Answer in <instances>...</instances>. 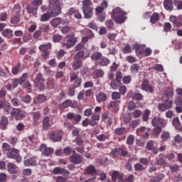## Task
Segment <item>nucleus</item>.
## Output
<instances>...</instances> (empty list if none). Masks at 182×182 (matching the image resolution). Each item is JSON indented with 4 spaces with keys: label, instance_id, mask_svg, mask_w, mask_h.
<instances>
[{
    "label": "nucleus",
    "instance_id": "052dcab7",
    "mask_svg": "<svg viewBox=\"0 0 182 182\" xmlns=\"http://www.w3.org/2000/svg\"><path fill=\"white\" fill-rule=\"evenodd\" d=\"M162 141H167L170 139V133L167 132H164L161 136Z\"/></svg>",
    "mask_w": 182,
    "mask_h": 182
},
{
    "label": "nucleus",
    "instance_id": "79ce46f5",
    "mask_svg": "<svg viewBox=\"0 0 182 182\" xmlns=\"http://www.w3.org/2000/svg\"><path fill=\"white\" fill-rule=\"evenodd\" d=\"M2 35L3 36H4V38H7L8 39H9L12 38L13 31L9 28H6V30L3 31Z\"/></svg>",
    "mask_w": 182,
    "mask_h": 182
},
{
    "label": "nucleus",
    "instance_id": "bb28decb",
    "mask_svg": "<svg viewBox=\"0 0 182 182\" xmlns=\"http://www.w3.org/2000/svg\"><path fill=\"white\" fill-rule=\"evenodd\" d=\"M96 100L97 103L106 102V100H107V95L102 92H100L97 94H96Z\"/></svg>",
    "mask_w": 182,
    "mask_h": 182
},
{
    "label": "nucleus",
    "instance_id": "4be33fe9",
    "mask_svg": "<svg viewBox=\"0 0 182 182\" xmlns=\"http://www.w3.org/2000/svg\"><path fill=\"white\" fill-rule=\"evenodd\" d=\"M31 116L33 126L39 124V120H41V117H42V114H41V112H32Z\"/></svg>",
    "mask_w": 182,
    "mask_h": 182
},
{
    "label": "nucleus",
    "instance_id": "3c124183",
    "mask_svg": "<svg viewBox=\"0 0 182 182\" xmlns=\"http://www.w3.org/2000/svg\"><path fill=\"white\" fill-rule=\"evenodd\" d=\"M151 112L149 109H146L144 112L142 114V120L143 122H148L149 121V117L151 114Z\"/></svg>",
    "mask_w": 182,
    "mask_h": 182
},
{
    "label": "nucleus",
    "instance_id": "aec40b11",
    "mask_svg": "<svg viewBox=\"0 0 182 182\" xmlns=\"http://www.w3.org/2000/svg\"><path fill=\"white\" fill-rule=\"evenodd\" d=\"M100 120V113H94L92 114L91 118L90 119V126L92 127L97 124V122Z\"/></svg>",
    "mask_w": 182,
    "mask_h": 182
},
{
    "label": "nucleus",
    "instance_id": "603ef678",
    "mask_svg": "<svg viewBox=\"0 0 182 182\" xmlns=\"http://www.w3.org/2000/svg\"><path fill=\"white\" fill-rule=\"evenodd\" d=\"M105 26H107V29H109V31H112L114 29V24L113 23V21L112 20H107L105 21Z\"/></svg>",
    "mask_w": 182,
    "mask_h": 182
},
{
    "label": "nucleus",
    "instance_id": "a19ab883",
    "mask_svg": "<svg viewBox=\"0 0 182 182\" xmlns=\"http://www.w3.org/2000/svg\"><path fill=\"white\" fill-rule=\"evenodd\" d=\"M73 143H75L77 146H82L83 143H85V141L83 140V136H82V135L76 136L75 140H73Z\"/></svg>",
    "mask_w": 182,
    "mask_h": 182
},
{
    "label": "nucleus",
    "instance_id": "6e6552de",
    "mask_svg": "<svg viewBox=\"0 0 182 182\" xmlns=\"http://www.w3.org/2000/svg\"><path fill=\"white\" fill-rule=\"evenodd\" d=\"M34 84L36 87H38V89L41 92L46 88V85H45V78H43V75L41 73H38L34 79Z\"/></svg>",
    "mask_w": 182,
    "mask_h": 182
},
{
    "label": "nucleus",
    "instance_id": "680f3d73",
    "mask_svg": "<svg viewBox=\"0 0 182 182\" xmlns=\"http://www.w3.org/2000/svg\"><path fill=\"white\" fill-rule=\"evenodd\" d=\"M131 120H132V114H130L129 113L124 114L123 122L124 123H130Z\"/></svg>",
    "mask_w": 182,
    "mask_h": 182
},
{
    "label": "nucleus",
    "instance_id": "37998d69",
    "mask_svg": "<svg viewBox=\"0 0 182 182\" xmlns=\"http://www.w3.org/2000/svg\"><path fill=\"white\" fill-rule=\"evenodd\" d=\"M85 173L86 174H95L96 173V168L93 165H90L85 169Z\"/></svg>",
    "mask_w": 182,
    "mask_h": 182
},
{
    "label": "nucleus",
    "instance_id": "49530a36",
    "mask_svg": "<svg viewBox=\"0 0 182 182\" xmlns=\"http://www.w3.org/2000/svg\"><path fill=\"white\" fill-rule=\"evenodd\" d=\"M110 63V60L107 58H102L100 60L99 65L101 66H107Z\"/></svg>",
    "mask_w": 182,
    "mask_h": 182
},
{
    "label": "nucleus",
    "instance_id": "72a5a7b5",
    "mask_svg": "<svg viewBox=\"0 0 182 182\" xmlns=\"http://www.w3.org/2000/svg\"><path fill=\"white\" fill-rule=\"evenodd\" d=\"M25 166H36V157H30L24 161Z\"/></svg>",
    "mask_w": 182,
    "mask_h": 182
},
{
    "label": "nucleus",
    "instance_id": "412c9836",
    "mask_svg": "<svg viewBox=\"0 0 182 182\" xmlns=\"http://www.w3.org/2000/svg\"><path fill=\"white\" fill-rule=\"evenodd\" d=\"M7 171L10 174H17L19 173V168L15 164L9 163L7 164Z\"/></svg>",
    "mask_w": 182,
    "mask_h": 182
},
{
    "label": "nucleus",
    "instance_id": "338daca9",
    "mask_svg": "<svg viewBox=\"0 0 182 182\" xmlns=\"http://www.w3.org/2000/svg\"><path fill=\"white\" fill-rule=\"evenodd\" d=\"M82 85V78H77V80H75L74 84L72 85L73 87H79Z\"/></svg>",
    "mask_w": 182,
    "mask_h": 182
},
{
    "label": "nucleus",
    "instance_id": "69168bd1",
    "mask_svg": "<svg viewBox=\"0 0 182 182\" xmlns=\"http://www.w3.org/2000/svg\"><path fill=\"white\" fill-rule=\"evenodd\" d=\"M75 87L73 86H70L69 90L68 91V96H70V97H73L75 96Z\"/></svg>",
    "mask_w": 182,
    "mask_h": 182
},
{
    "label": "nucleus",
    "instance_id": "e433bc0d",
    "mask_svg": "<svg viewBox=\"0 0 182 182\" xmlns=\"http://www.w3.org/2000/svg\"><path fill=\"white\" fill-rule=\"evenodd\" d=\"M160 21V14L158 13H154L150 18L151 23H157Z\"/></svg>",
    "mask_w": 182,
    "mask_h": 182
},
{
    "label": "nucleus",
    "instance_id": "bf43d9fd",
    "mask_svg": "<svg viewBox=\"0 0 182 182\" xmlns=\"http://www.w3.org/2000/svg\"><path fill=\"white\" fill-rule=\"evenodd\" d=\"M124 85H129L132 82V77L130 75H125L122 78Z\"/></svg>",
    "mask_w": 182,
    "mask_h": 182
},
{
    "label": "nucleus",
    "instance_id": "0eeeda50",
    "mask_svg": "<svg viewBox=\"0 0 182 182\" xmlns=\"http://www.w3.org/2000/svg\"><path fill=\"white\" fill-rule=\"evenodd\" d=\"M43 0H33L31 4L26 8V11L31 15H36L38 14V6L42 5Z\"/></svg>",
    "mask_w": 182,
    "mask_h": 182
},
{
    "label": "nucleus",
    "instance_id": "864d4df0",
    "mask_svg": "<svg viewBox=\"0 0 182 182\" xmlns=\"http://www.w3.org/2000/svg\"><path fill=\"white\" fill-rule=\"evenodd\" d=\"M122 53H124L125 55H127L129 53H132V46L127 44L124 46V48L122 50Z\"/></svg>",
    "mask_w": 182,
    "mask_h": 182
},
{
    "label": "nucleus",
    "instance_id": "4468645a",
    "mask_svg": "<svg viewBox=\"0 0 182 182\" xmlns=\"http://www.w3.org/2000/svg\"><path fill=\"white\" fill-rule=\"evenodd\" d=\"M68 159L73 164H80L82 160V156L77 154L75 151H73V154L69 156Z\"/></svg>",
    "mask_w": 182,
    "mask_h": 182
},
{
    "label": "nucleus",
    "instance_id": "b1692460",
    "mask_svg": "<svg viewBox=\"0 0 182 182\" xmlns=\"http://www.w3.org/2000/svg\"><path fill=\"white\" fill-rule=\"evenodd\" d=\"M82 12L84 14V17L86 19H90L93 16V8L88 7L85 9H82Z\"/></svg>",
    "mask_w": 182,
    "mask_h": 182
},
{
    "label": "nucleus",
    "instance_id": "39448f33",
    "mask_svg": "<svg viewBox=\"0 0 182 182\" xmlns=\"http://www.w3.org/2000/svg\"><path fill=\"white\" fill-rule=\"evenodd\" d=\"M12 15L13 16L10 21L12 25H18L21 22V7L19 6H14L12 9Z\"/></svg>",
    "mask_w": 182,
    "mask_h": 182
},
{
    "label": "nucleus",
    "instance_id": "6e6d98bb",
    "mask_svg": "<svg viewBox=\"0 0 182 182\" xmlns=\"http://www.w3.org/2000/svg\"><path fill=\"white\" fill-rule=\"evenodd\" d=\"M119 85H120V82H118L117 80H113L111 82L110 86L112 89L116 90V89H119Z\"/></svg>",
    "mask_w": 182,
    "mask_h": 182
},
{
    "label": "nucleus",
    "instance_id": "ddd939ff",
    "mask_svg": "<svg viewBox=\"0 0 182 182\" xmlns=\"http://www.w3.org/2000/svg\"><path fill=\"white\" fill-rule=\"evenodd\" d=\"M66 117L68 120H70L74 124H77L82 120V115L73 112H68Z\"/></svg>",
    "mask_w": 182,
    "mask_h": 182
},
{
    "label": "nucleus",
    "instance_id": "de8ad7c7",
    "mask_svg": "<svg viewBox=\"0 0 182 182\" xmlns=\"http://www.w3.org/2000/svg\"><path fill=\"white\" fill-rule=\"evenodd\" d=\"M140 123V119L132 120L129 122V127H131V129H136V127H137Z\"/></svg>",
    "mask_w": 182,
    "mask_h": 182
},
{
    "label": "nucleus",
    "instance_id": "ea45409f",
    "mask_svg": "<svg viewBox=\"0 0 182 182\" xmlns=\"http://www.w3.org/2000/svg\"><path fill=\"white\" fill-rule=\"evenodd\" d=\"M21 63H18L16 65H14L11 68V73L12 75H18L19 72L21 71Z\"/></svg>",
    "mask_w": 182,
    "mask_h": 182
},
{
    "label": "nucleus",
    "instance_id": "f3484780",
    "mask_svg": "<svg viewBox=\"0 0 182 182\" xmlns=\"http://www.w3.org/2000/svg\"><path fill=\"white\" fill-rule=\"evenodd\" d=\"M12 117H15L16 120H22L24 117L23 112L21 109L14 108L11 113Z\"/></svg>",
    "mask_w": 182,
    "mask_h": 182
},
{
    "label": "nucleus",
    "instance_id": "9b49d317",
    "mask_svg": "<svg viewBox=\"0 0 182 182\" xmlns=\"http://www.w3.org/2000/svg\"><path fill=\"white\" fill-rule=\"evenodd\" d=\"M77 42V38L75 37V33H72V35H68L66 36L65 45L68 49H70V48H73V46L76 45Z\"/></svg>",
    "mask_w": 182,
    "mask_h": 182
},
{
    "label": "nucleus",
    "instance_id": "5fc2aeb1",
    "mask_svg": "<svg viewBox=\"0 0 182 182\" xmlns=\"http://www.w3.org/2000/svg\"><path fill=\"white\" fill-rule=\"evenodd\" d=\"M111 154L114 159H116V157H119V156H120V148H115L112 149L111 151Z\"/></svg>",
    "mask_w": 182,
    "mask_h": 182
},
{
    "label": "nucleus",
    "instance_id": "20e7f679",
    "mask_svg": "<svg viewBox=\"0 0 182 182\" xmlns=\"http://www.w3.org/2000/svg\"><path fill=\"white\" fill-rule=\"evenodd\" d=\"M60 14V9L59 8H57L55 9H53L52 7H48V11L46 14H43L40 21L41 22H48L50 19V18H53L55 16H58Z\"/></svg>",
    "mask_w": 182,
    "mask_h": 182
},
{
    "label": "nucleus",
    "instance_id": "a211bd4d",
    "mask_svg": "<svg viewBox=\"0 0 182 182\" xmlns=\"http://www.w3.org/2000/svg\"><path fill=\"white\" fill-rule=\"evenodd\" d=\"M169 21L173 23L176 28H180L182 26V15L178 16H170Z\"/></svg>",
    "mask_w": 182,
    "mask_h": 182
},
{
    "label": "nucleus",
    "instance_id": "09e8293b",
    "mask_svg": "<svg viewBox=\"0 0 182 182\" xmlns=\"http://www.w3.org/2000/svg\"><path fill=\"white\" fill-rule=\"evenodd\" d=\"M8 82H9V83H11V85L13 86V89L18 87V85H21L19 80L16 78L9 80Z\"/></svg>",
    "mask_w": 182,
    "mask_h": 182
},
{
    "label": "nucleus",
    "instance_id": "774afa93",
    "mask_svg": "<svg viewBox=\"0 0 182 182\" xmlns=\"http://www.w3.org/2000/svg\"><path fill=\"white\" fill-rule=\"evenodd\" d=\"M63 154L65 156H69L72 153V148L70 146H67L63 149Z\"/></svg>",
    "mask_w": 182,
    "mask_h": 182
},
{
    "label": "nucleus",
    "instance_id": "58836bf2",
    "mask_svg": "<svg viewBox=\"0 0 182 182\" xmlns=\"http://www.w3.org/2000/svg\"><path fill=\"white\" fill-rule=\"evenodd\" d=\"M127 130L124 127L121 128H117L114 129V133L117 136H123V134H125L127 133Z\"/></svg>",
    "mask_w": 182,
    "mask_h": 182
},
{
    "label": "nucleus",
    "instance_id": "13d9d810",
    "mask_svg": "<svg viewBox=\"0 0 182 182\" xmlns=\"http://www.w3.org/2000/svg\"><path fill=\"white\" fill-rule=\"evenodd\" d=\"M92 1L91 0H83L82 1V9L92 8Z\"/></svg>",
    "mask_w": 182,
    "mask_h": 182
},
{
    "label": "nucleus",
    "instance_id": "7ed1b4c3",
    "mask_svg": "<svg viewBox=\"0 0 182 182\" xmlns=\"http://www.w3.org/2000/svg\"><path fill=\"white\" fill-rule=\"evenodd\" d=\"M151 125L155 127L154 129V133H155L156 136H159V134L161 133V130H163V127L164 126V119L155 117L151 120Z\"/></svg>",
    "mask_w": 182,
    "mask_h": 182
},
{
    "label": "nucleus",
    "instance_id": "2f4dec72",
    "mask_svg": "<svg viewBox=\"0 0 182 182\" xmlns=\"http://www.w3.org/2000/svg\"><path fill=\"white\" fill-rule=\"evenodd\" d=\"M43 129L48 130L50 127V117H45L43 119Z\"/></svg>",
    "mask_w": 182,
    "mask_h": 182
},
{
    "label": "nucleus",
    "instance_id": "c03bdc74",
    "mask_svg": "<svg viewBox=\"0 0 182 182\" xmlns=\"http://www.w3.org/2000/svg\"><path fill=\"white\" fill-rule=\"evenodd\" d=\"M140 70V65L139 64H132L130 67V72L132 73H137Z\"/></svg>",
    "mask_w": 182,
    "mask_h": 182
},
{
    "label": "nucleus",
    "instance_id": "2eb2a0df",
    "mask_svg": "<svg viewBox=\"0 0 182 182\" xmlns=\"http://www.w3.org/2000/svg\"><path fill=\"white\" fill-rule=\"evenodd\" d=\"M48 137L52 140V141L56 143L62 140V134L59 132L51 131L48 133Z\"/></svg>",
    "mask_w": 182,
    "mask_h": 182
},
{
    "label": "nucleus",
    "instance_id": "c85d7f7f",
    "mask_svg": "<svg viewBox=\"0 0 182 182\" xmlns=\"http://www.w3.org/2000/svg\"><path fill=\"white\" fill-rule=\"evenodd\" d=\"M107 108L111 109L114 113L119 111V102L117 101H112L107 105Z\"/></svg>",
    "mask_w": 182,
    "mask_h": 182
},
{
    "label": "nucleus",
    "instance_id": "4d7b16f0",
    "mask_svg": "<svg viewBox=\"0 0 182 182\" xmlns=\"http://www.w3.org/2000/svg\"><path fill=\"white\" fill-rule=\"evenodd\" d=\"M134 168L135 171H144V170H146V168L141 164L136 163L134 166Z\"/></svg>",
    "mask_w": 182,
    "mask_h": 182
},
{
    "label": "nucleus",
    "instance_id": "6ab92c4d",
    "mask_svg": "<svg viewBox=\"0 0 182 182\" xmlns=\"http://www.w3.org/2000/svg\"><path fill=\"white\" fill-rule=\"evenodd\" d=\"M149 132H150V129L141 127L136 130V134L139 136H142L144 139H147L149 137Z\"/></svg>",
    "mask_w": 182,
    "mask_h": 182
},
{
    "label": "nucleus",
    "instance_id": "1a4fd4ad",
    "mask_svg": "<svg viewBox=\"0 0 182 182\" xmlns=\"http://www.w3.org/2000/svg\"><path fill=\"white\" fill-rule=\"evenodd\" d=\"M39 50L43 53V56L44 60H46V59H49V55L50 53V51H49L50 49H52V44L50 43H48L47 44H42L38 47Z\"/></svg>",
    "mask_w": 182,
    "mask_h": 182
},
{
    "label": "nucleus",
    "instance_id": "8fccbe9b",
    "mask_svg": "<svg viewBox=\"0 0 182 182\" xmlns=\"http://www.w3.org/2000/svg\"><path fill=\"white\" fill-rule=\"evenodd\" d=\"M172 123L175 129H180V127H181V123L180 122V119H178V117L173 118Z\"/></svg>",
    "mask_w": 182,
    "mask_h": 182
},
{
    "label": "nucleus",
    "instance_id": "f704fd0d",
    "mask_svg": "<svg viewBox=\"0 0 182 182\" xmlns=\"http://www.w3.org/2000/svg\"><path fill=\"white\" fill-rule=\"evenodd\" d=\"M8 126V118L6 117H3L0 121V129L5 130Z\"/></svg>",
    "mask_w": 182,
    "mask_h": 182
},
{
    "label": "nucleus",
    "instance_id": "393cba45",
    "mask_svg": "<svg viewBox=\"0 0 182 182\" xmlns=\"http://www.w3.org/2000/svg\"><path fill=\"white\" fill-rule=\"evenodd\" d=\"M48 100V97H46L45 95L40 94L37 95V97L34 99V103L35 105H39L42 103H45Z\"/></svg>",
    "mask_w": 182,
    "mask_h": 182
},
{
    "label": "nucleus",
    "instance_id": "a878e982",
    "mask_svg": "<svg viewBox=\"0 0 182 182\" xmlns=\"http://www.w3.org/2000/svg\"><path fill=\"white\" fill-rule=\"evenodd\" d=\"M146 149L149 151L152 150V153L154 154H157V153H159V148L154 146V141H148L146 144Z\"/></svg>",
    "mask_w": 182,
    "mask_h": 182
},
{
    "label": "nucleus",
    "instance_id": "c756f323",
    "mask_svg": "<svg viewBox=\"0 0 182 182\" xmlns=\"http://www.w3.org/2000/svg\"><path fill=\"white\" fill-rule=\"evenodd\" d=\"M164 6L166 11H169L170 12H171V11H173V0H164Z\"/></svg>",
    "mask_w": 182,
    "mask_h": 182
},
{
    "label": "nucleus",
    "instance_id": "dca6fc26",
    "mask_svg": "<svg viewBox=\"0 0 182 182\" xmlns=\"http://www.w3.org/2000/svg\"><path fill=\"white\" fill-rule=\"evenodd\" d=\"M40 151H41L43 156L49 157L53 153V149L51 147H48L46 144H42L40 146Z\"/></svg>",
    "mask_w": 182,
    "mask_h": 182
},
{
    "label": "nucleus",
    "instance_id": "473e14b6",
    "mask_svg": "<svg viewBox=\"0 0 182 182\" xmlns=\"http://www.w3.org/2000/svg\"><path fill=\"white\" fill-rule=\"evenodd\" d=\"M165 177H166V176L164 174L159 173L156 176H150L149 181L150 182H159V181H161V180H163V178H164Z\"/></svg>",
    "mask_w": 182,
    "mask_h": 182
},
{
    "label": "nucleus",
    "instance_id": "f8f14e48",
    "mask_svg": "<svg viewBox=\"0 0 182 182\" xmlns=\"http://www.w3.org/2000/svg\"><path fill=\"white\" fill-rule=\"evenodd\" d=\"M141 90L148 93H153L154 92V87L150 85V81L147 79H144L141 85Z\"/></svg>",
    "mask_w": 182,
    "mask_h": 182
},
{
    "label": "nucleus",
    "instance_id": "7c9ffc66",
    "mask_svg": "<svg viewBox=\"0 0 182 182\" xmlns=\"http://www.w3.org/2000/svg\"><path fill=\"white\" fill-rule=\"evenodd\" d=\"M82 65H83V61L82 60H74L72 63V68L73 70H79V69L82 68Z\"/></svg>",
    "mask_w": 182,
    "mask_h": 182
},
{
    "label": "nucleus",
    "instance_id": "f257e3e1",
    "mask_svg": "<svg viewBox=\"0 0 182 182\" xmlns=\"http://www.w3.org/2000/svg\"><path fill=\"white\" fill-rule=\"evenodd\" d=\"M2 150L9 159H13L18 163H21V161H22V157L19 155V150L15 148H11L9 144L5 142L3 143Z\"/></svg>",
    "mask_w": 182,
    "mask_h": 182
},
{
    "label": "nucleus",
    "instance_id": "cd10ccee",
    "mask_svg": "<svg viewBox=\"0 0 182 182\" xmlns=\"http://www.w3.org/2000/svg\"><path fill=\"white\" fill-rule=\"evenodd\" d=\"M50 5L48 8H53V9H60V13L61 12L60 4L59 3V0H48Z\"/></svg>",
    "mask_w": 182,
    "mask_h": 182
},
{
    "label": "nucleus",
    "instance_id": "423d86ee",
    "mask_svg": "<svg viewBox=\"0 0 182 182\" xmlns=\"http://www.w3.org/2000/svg\"><path fill=\"white\" fill-rule=\"evenodd\" d=\"M75 52L74 55V60H82V59H86L85 56V45L82 43H78L75 48Z\"/></svg>",
    "mask_w": 182,
    "mask_h": 182
},
{
    "label": "nucleus",
    "instance_id": "4c0bfd02",
    "mask_svg": "<svg viewBox=\"0 0 182 182\" xmlns=\"http://www.w3.org/2000/svg\"><path fill=\"white\" fill-rule=\"evenodd\" d=\"M61 22H62V18L59 17L55 18L50 21V25L53 26V28H58V26L60 25Z\"/></svg>",
    "mask_w": 182,
    "mask_h": 182
},
{
    "label": "nucleus",
    "instance_id": "9d476101",
    "mask_svg": "<svg viewBox=\"0 0 182 182\" xmlns=\"http://www.w3.org/2000/svg\"><path fill=\"white\" fill-rule=\"evenodd\" d=\"M173 107V100L168 98L164 101L162 104H159V112H166Z\"/></svg>",
    "mask_w": 182,
    "mask_h": 182
},
{
    "label": "nucleus",
    "instance_id": "5701e85b",
    "mask_svg": "<svg viewBox=\"0 0 182 182\" xmlns=\"http://www.w3.org/2000/svg\"><path fill=\"white\" fill-rule=\"evenodd\" d=\"M68 107H73L72 100H66L58 105V108L61 110L68 109Z\"/></svg>",
    "mask_w": 182,
    "mask_h": 182
},
{
    "label": "nucleus",
    "instance_id": "c9c22d12",
    "mask_svg": "<svg viewBox=\"0 0 182 182\" xmlns=\"http://www.w3.org/2000/svg\"><path fill=\"white\" fill-rule=\"evenodd\" d=\"M102 56H103L102 53L96 51L91 55L90 58L92 59V60H94L96 62L97 60H100V59L102 58Z\"/></svg>",
    "mask_w": 182,
    "mask_h": 182
},
{
    "label": "nucleus",
    "instance_id": "a18cd8bd",
    "mask_svg": "<svg viewBox=\"0 0 182 182\" xmlns=\"http://www.w3.org/2000/svg\"><path fill=\"white\" fill-rule=\"evenodd\" d=\"M4 111L5 112L6 114H10L11 110H12V107L11 106V103L6 102L4 107H3Z\"/></svg>",
    "mask_w": 182,
    "mask_h": 182
},
{
    "label": "nucleus",
    "instance_id": "e2e57ef3",
    "mask_svg": "<svg viewBox=\"0 0 182 182\" xmlns=\"http://www.w3.org/2000/svg\"><path fill=\"white\" fill-rule=\"evenodd\" d=\"M129 154V152L127 151V149L126 148H119V156H122V157H126Z\"/></svg>",
    "mask_w": 182,
    "mask_h": 182
},
{
    "label": "nucleus",
    "instance_id": "f03ea898",
    "mask_svg": "<svg viewBox=\"0 0 182 182\" xmlns=\"http://www.w3.org/2000/svg\"><path fill=\"white\" fill-rule=\"evenodd\" d=\"M126 15H127L126 11H122L120 7H117L112 11V18L117 23H123L127 19Z\"/></svg>",
    "mask_w": 182,
    "mask_h": 182
},
{
    "label": "nucleus",
    "instance_id": "0e129e2a",
    "mask_svg": "<svg viewBox=\"0 0 182 182\" xmlns=\"http://www.w3.org/2000/svg\"><path fill=\"white\" fill-rule=\"evenodd\" d=\"M178 168H180V166L177 164H173L169 166V170L171 173H177V171H178Z\"/></svg>",
    "mask_w": 182,
    "mask_h": 182
}]
</instances>
